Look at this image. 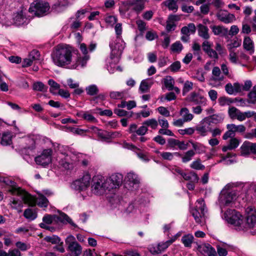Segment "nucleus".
<instances>
[{"label":"nucleus","mask_w":256,"mask_h":256,"mask_svg":"<svg viewBox=\"0 0 256 256\" xmlns=\"http://www.w3.org/2000/svg\"><path fill=\"white\" fill-rule=\"evenodd\" d=\"M53 63L59 67L74 70L78 68V62L72 54L71 48L67 45L58 44L51 54Z\"/></svg>","instance_id":"f257e3e1"},{"label":"nucleus","mask_w":256,"mask_h":256,"mask_svg":"<svg viewBox=\"0 0 256 256\" xmlns=\"http://www.w3.org/2000/svg\"><path fill=\"white\" fill-rule=\"evenodd\" d=\"M57 160L60 166L66 170H70L78 164L87 166L90 162V157L83 154L69 152L59 154Z\"/></svg>","instance_id":"f03ea898"},{"label":"nucleus","mask_w":256,"mask_h":256,"mask_svg":"<svg viewBox=\"0 0 256 256\" xmlns=\"http://www.w3.org/2000/svg\"><path fill=\"white\" fill-rule=\"evenodd\" d=\"M249 184L240 182L228 184L221 191L219 202L220 206H228L232 204L239 196L240 190H246Z\"/></svg>","instance_id":"7ed1b4c3"},{"label":"nucleus","mask_w":256,"mask_h":256,"mask_svg":"<svg viewBox=\"0 0 256 256\" xmlns=\"http://www.w3.org/2000/svg\"><path fill=\"white\" fill-rule=\"evenodd\" d=\"M125 42L122 38H116L110 42L111 52L109 58L106 60L107 69L112 74L116 68L115 64L118 63L122 52L125 48Z\"/></svg>","instance_id":"20e7f679"},{"label":"nucleus","mask_w":256,"mask_h":256,"mask_svg":"<svg viewBox=\"0 0 256 256\" xmlns=\"http://www.w3.org/2000/svg\"><path fill=\"white\" fill-rule=\"evenodd\" d=\"M109 184L106 178L101 175H96L92 178V191L96 195H102L110 192Z\"/></svg>","instance_id":"39448f33"},{"label":"nucleus","mask_w":256,"mask_h":256,"mask_svg":"<svg viewBox=\"0 0 256 256\" xmlns=\"http://www.w3.org/2000/svg\"><path fill=\"white\" fill-rule=\"evenodd\" d=\"M222 218L228 224L236 227L238 230H244L246 228L244 225L242 216L234 210H228L222 215Z\"/></svg>","instance_id":"423d86ee"},{"label":"nucleus","mask_w":256,"mask_h":256,"mask_svg":"<svg viewBox=\"0 0 256 256\" xmlns=\"http://www.w3.org/2000/svg\"><path fill=\"white\" fill-rule=\"evenodd\" d=\"M4 182L6 185L10 186L8 191L12 194L20 196L24 203L26 204L32 205L34 204V199L31 195L20 188L18 187L16 182L14 181L8 180H5Z\"/></svg>","instance_id":"0eeeda50"},{"label":"nucleus","mask_w":256,"mask_h":256,"mask_svg":"<svg viewBox=\"0 0 256 256\" xmlns=\"http://www.w3.org/2000/svg\"><path fill=\"white\" fill-rule=\"evenodd\" d=\"M96 47V43L92 42L90 44L88 48L84 43L80 44L78 48L80 53L78 56H76V58L78 60V68L79 66L83 68L86 66L88 61L90 58V56L88 53L94 51Z\"/></svg>","instance_id":"6e6552de"},{"label":"nucleus","mask_w":256,"mask_h":256,"mask_svg":"<svg viewBox=\"0 0 256 256\" xmlns=\"http://www.w3.org/2000/svg\"><path fill=\"white\" fill-rule=\"evenodd\" d=\"M50 8L48 2L37 0L30 4L29 12L36 16H43L48 14Z\"/></svg>","instance_id":"1a4fd4ad"},{"label":"nucleus","mask_w":256,"mask_h":256,"mask_svg":"<svg viewBox=\"0 0 256 256\" xmlns=\"http://www.w3.org/2000/svg\"><path fill=\"white\" fill-rule=\"evenodd\" d=\"M246 222L244 225L246 228L250 229L252 234H256V210L252 206H248L246 210Z\"/></svg>","instance_id":"9d476101"},{"label":"nucleus","mask_w":256,"mask_h":256,"mask_svg":"<svg viewBox=\"0 0 256 256\" xmlns=\"http://www.w3.org/2000/svg\"><path fill=\"white\" fill-rule=\"evenodd\" d=\"M253 114L252 111L242 112L234 106H230L228 110V114L230 118L232 120H237L240 122L244 121L246 118L253 116Z\"/></svg>","instance_id":"9b49d317"},{"label":"nucleus","mask_w":256,"mask_h":256,"mask_svg":"<svg viewBox=\"0 0 256 256\" xmlns=\"http://www.w3.org/2000/svg\"><path fill=\"white\" fill-rule=\"evenodd\" d=\"M91 176L89 174H86L79 179H78L72 184V189L79 192L86 190L90 186Z\"/></svg>","instance_id":"f8f14e48"},{"label":"nucleus","mask_w":256,"mask_h":256,"mask_svg":"<svg viewBox=\"0 0 256 256\" xmlns=\"http://www.w3.org/2000/svg\"><path fill=\"white\" fill-rule=\"evenodd\" d=\"M52 152L50 148L44 150L40 154L35 158L36 164L43 167L48 166L52 162Z\"/></svg>","instance_id":"ddd939ff"},{"label":"nucleus","mask_w":256,"mask_h":256,"mask_svg":"<svg viewBox=\"0 0 256 256\" xmlns=\"http://www.w3.org/2000/svg\"><path fill=\"white\" fill-rule=\"evenodd\" d=\"M65 242L68 245V250L74 256L81 254L82 248L76 240L75 238L72 235H69L66 239Z\"/></svg>","instance_id":"4468645a"},{"label":"nucleus","mask_w":256,"mask_h":256,"mask_svg":"<svg viewBox=\"0 0 256 256\" xmlns=\"http://www.w3.org/2000/svg\"><path fill=\"white\" fill-rule=\"evenodd\" d=\"M191 212L195 220L198 223L201 222V218L205 214V204L204 200L200 198L196 201V208Z\"/></svg>","instance_id":"2eb2a0df"},{"label":"nucleus","mask_w":256,"mask_h":256,"mask_svg":"<svg viewBox=\"0 0 256 256\" xmlns=\"http://www.w3.org/2000/svg\"><path fill=\"white\" fill-rule=\"evenodd\" d=\"M224 79V76L218 66H214L212 69V76L209 80V84L216 87L220 85V82Z\"/></svg>","instance_id":"dca6fc26"},{"label":"nucleus","mask_w":256,"mask_h":256,"mask_svg":"<svg viewBox=\"0 0 256 256\" xmlns=\"http://www.w3.org/2000/svg\"><path fill=\"white\" fill-rule=\"evenodd\" d=\"M188 102H193L195 104L206 106L207 105L206 98L199 93L195 92H191L186 98Z\"/></svg>","instance_id":"f3484780"},{"label":"nucleus","mask_w":256,"mask_h":256,"mask_svg":"<svg viewBox=\"0 0 256 256\" xmlns=\"http://www.w3.org/2000/svg\"><path fill=\"white\" fill-rule=\"evenodd\" d=\"M110 190L116 189L120 186L123 180V176L120 173H115L109 177H106Z\"/></svg>","instance_id":"a211bd4d"},{"label":"nucleus","mask_w":256,"mask_h":256,"mask_svg":"<svg viewBox=\"0 0 256 256\" xmlns=\"http://www.w3.org/2000/svg\"><path fill=\"white\" fill-rule=\"evenodd\" d=\"M194 129L200 136H205L211 130V126L204 118L196 126Z\"/></svg>","instance_id":"6ab92c4d"},{"label":"nucleus","mask_w":256,"mask_h":256,"mask_svg":"<svg viewBox=\"0 0 256 256\" xmlns=\"http://www.w3.org/2000/svg\"><path fill=\"white\" fill-rule=\"evenodd\" d=\"M241 154L247 156L250 154H256V142L245 141L240 146Z\"/></svg>","instance_id":"aec40b11"},{"label":"nucleus","mask_w":256,"mask_h":256,"mask_svg":"<svg viewBox=\"0 0 256 256\" xmlns=\"http://www.w3.org/2000/svg\"><path fill=\"white\" fill-rule=\"evenodd\" d=\"M216 16L218 20L225 24L232 23L235 20L234 14H230L225 10H220L216 14Z\"/></svg>","instance_id":"412c9836"},{"label":"nucleus","mask_w":256,"mask_h":256,"mask_svg":"<svg viewBox=\"0 0 256 256\" xmlns=\"http://www.w3.org/2000/svg\"><path fill=\"white\" fill-rule=\"evenodd\" d=\"M76 116L79 118L86 120L87 122L91 123H96L98 120L92 114L90 111H80L77 112Z\"/></svg>","instance_id":"4be33fe9"},{"label":"nucleus","mask_w":256,"mask_h":256,"mask_svg":"<svg viewBox=\"0 0 256 256\" xmlns=\"http://www.w3.org/2000/svg\"><path fill=\"white\" fill-rule=\"evenodd\" d=\"M58 216L56 215H45L42 218L43 222L40 223L39 226L41 228L48 230L50 228V226L46 224H52L54 220H58Z\"/></svg>","instance_id":"5701e85b"},{"label":"nucleus","mask_w":256,"mask_h":256,"mask_svg":"<svg viewBox=\"0 0 256 256\" xmlns=\"http://www.w3.org/2000/svg\"><path fill=\"white\" fill-rule=\"evenodd\" d=\"M243 47L245 50L248 52L250 54H252L254 52V42L249 36L244 38Z\"/></svg>","instance_id":"b1692460"},{"label":"nucleus","mask_w":256,"mask_h":256,"mask_svg":"<svg viewBox=\"0 0 256 256\" xmlns=\"http://www.w3.org/2000/svg\"><path fill=\"white\" fill-rule=\"evenodd\" d=\"M39 56L38 52L37 50H32L28 56V58L24 60L22 62L23 67H28L32 65L34 60L38 58Z\"/></svg>","instance_id":"393cba45"},{"label":"nucleus","mask_w":256,"mask_h":256,"mask_svg":"<svg viewBox=\"0 0 256 256\" xmlns=\"http://www.w3.org/2000/svg\"><path fill=\"white\" fill-rule=\"evenodd\" d=\"M31 196L34 199V204L32 205L28 204L30 206H34L37 204L39 206L46 208L48 206V199L42 194H38V196L36 198H35L32 195Z\"/></svg>","instance_id":"a878e982"},{"label":"nucleus","mask_w":256,"mask_h":256,"mask_svg":"<svg viewBox=\"0 0 256 256\" xmlns=\"http://www.w3.org/2000/svg\"><path fill=\"white\" fill-rule=\"evenodd\" d=\"M198 36L204 40H208L210 38L208 28L202 24L198 26Z\"/></svg>","instance_id":"bb28decb"},{"label":"nucleus","mask_w":256,"mask_h":256,"mask_svg":"<svg viewBox=\"0 0 256 256\" xmlns=\"http://www.w3.org/2000/svg\"><path fill=\"white\" fill-rule=\"evenodd\" d=\"M210 28L214 35L225 36L228 32V28L220 26H210Z\"/></svg>","instance_id":"cd10ccee"},{"label":"nucleus","mask_w":256,"mask_h":256,"mask_svg":"<svg viewBox=\"0 0 256 256\" xmlns=\"http://www.w3.org/2000/svg\"><path fill=\"white\" fill-rule=\"evenodd\" d=\"M126 181L130 182V184H132L135 185L136 187L138 186L140 182V180L138 175L132 172L128 173L126 177Z\"/></svg>","instance_id":"c85d7f7f"},{"label":"nucleus","mask_w":256,"mask_h":256,"mask_svg":"<svg viewBox=\"0 0 256 256\" xmlns=\"http://www.w3.org/2000/svg\"><path fill=\"white\" fill-rule=\"evenodd\" d=\"M153 84V82L150 79L142 80L140 84L139 90L142 92H148Z\"/></svg>","instance_id":"c756f323"},{"label":"nucleus","mask_w":256,"mask_h":256,"mask_svg":"<svg viewBox=\"0 0 256 256\" xmlns=\"http://www.w3.org/2000/svg\"><path fill=\"white\" fill-rule=\"evenodd\" d=\"M196 28L193 23H190L187 26L182 27L181 29V33L184 35L190 36L195 32Z\"/></svg>","instance_id":"7c9ffc66"},{"label":"nucleus","mask_w":256,"mask_h":256,"mask_svg":"<svg viewBox=\"0 0 256 256\" xmlns=\"http://www.w3.org/2000/svg\"><path fill=\"white\" fill-rule=\"evenodd\" d=\"M210 126L211 124H218L222 122L223 117L219 114H213L210 116L204 118Z\"/></svg>","instance_id":"2f4dec72"},{"label":"nucleus","mask_w":256,"mask_h":256,"mask_svg":"<svg viewBox=\"0 0 256 256\" xmlns=\"http://www.w3.org/2000/svg\"><path fill=\"white\" fill-rule=\"evenodd\" d=\"M194 240V236L190 234L184 235L182 238V242L186 248H191Z\"/></svg>","instance_id":"473e14b6"},{"label":"nucleus","mask_w":256,"mask_h":256,"mask_svg":"<svg viewBox=\"0 0 256 256\" xmlns=\"http://www.w3.org/2000/svg\"><path fill=\"white\" fill-rule=\"evenodd\" d=\"M180 114L186 122L192 120L194 118L193 114L190 113L188 109L186 108H183L180 110Z\"/></svg>","instance_id":"72a5a7b5"},{"label":"nucleus","mask_w":256,"mask_h":256,"mask_svg":"<svg viewBox=\"0 0 256 256\" xmlns=\"http://www.w3.org/2000/svg\"><path fill=\"white\" fill-rule=\"evenodd\" d=\"M182 176L184 180L190 181L192 182H197L198 180V176L194 172L182 174Z\"/></svg>","instance_id":"f704fd0d"},{"label":"nucleus","mask_w":256,"mask_h":256,"mask_svg":"<svg viewBox=\"0 0 256 256\" xmlns=\"http://www.w3.org/2000/svg\"><path fill=\"white\" fill-rule=\"evenodd\" d=\"M127 94V91L126 90L122 92L112 91L110 92V96L114 100L122 99L126 97Z\"/></svg>","instance_id":"c9c22d12"},{"label":"nucleus","mask_w":256,"mask_h":256,"mask_svg":"<svg viewBox=\"0 0 256 256\" xmlns=\"http://www.w3.org/2000/svg\"><path fill=\"white\" fill-rule=\"evenodd\" d=\"M144 4L145 0H136L134 2H130L129 4L134 6V10L140 12L144 8Z\"/></svg>","instance_id":"e433bc0d"},{"label":"nucleus","mask_w":256,"mask_h":256,"mask_svg":"<svg viewBox=\"0 0 256 256\" xmlns=\"http://www.w3.org/2000/svg\"><path fill=\"white\" fill-rule=\"evenodd\" d=\"M202 250L208 254V256H216V252L215 249L210 244H204L202 246Z\"/></svg>","instance_id":"4c0bfd02"},{"label":"nucleus","mask_w":256,"mask_h":256,"mask_svg":"<svg viewBox=\"0 0 256 256\" xmlns=\"http://www.w3.org/2000/svg\"><path fill=\"white\" fill-rule=\"evenodd\" d=\"M248 102L250 104H256V84L252 87L248 94Z\"/></svg>","instance_id":"58836bf2"},{"label":"nucleus","mask_w":256,"mask_h":256,"mask_svg":"<svg viewBox=\"0 0 256 256\" xmlns=\"http://www.w3.org/2000/svg\"><path fill=\"white\" fill-rule=\"evenodd\" d=\"M12 134L7 132L2 134L1 140V144L3 146L10 145L12 143Z\"/></svg>","instance_id":"ea45409f"},{"label":"nucleus","mask_w":256,"mask_h":256,"mask_svg":"<svg viewBox=\"0 0 256 256\" xmlns=\"http://www.w3.org/2000/svg\"><path fill=\"white\" fill-rule=\"evenodd\" d=\"M236 98H235V100H234L231 98L226 96H221L218 99V102L219 104L222 106H224L226 105H230L231 104L236 102Z\"/></svg>","instance_id":"a19ab883"},{"label":"nucleus","mask_w":256,"mask_h":256,"mask_svg":"<svg viewBox=\"0 0 256 256\" xmlns=\"http://www.w3.org/2000/svg\"><path fill=\"white\" fill-rule=\"evenodd\" d=\"M24 216L28 220H33L36 218L37 214L36 212L30 208H26L24 211Z\"/></svg>","instance_id":"79ce46f5"},{"label":"nucleus","mask_w":256,"mask_h":256,"mask_svg":"<svg viewBox=\"0 0 256 256\" xmlns=\"http://www.w3.org/2000/svg\"><path fill=\"white\" fill-rule=\"evenodd\" d=\"M26 20L22 11L17 13L14 17V22L17 26L23 24L26 22Z\"/></svg>","instance_id":"37998d69"},{"label":"nucleus","mask_w":256,"mask_h":256,"mask_svg":"<svg viewBox=\"0 0 256 256\" xmlns=\"http://www.w3.org/2000/svg\"><path fill=\"white\" fill-rule=\"evenodd\" d=\"M184 47L180 41H176L171 45L170 50L172 52L180 54L183 50Z\"/></svg>","instance_id":"c03bdc74"},{"label":"nucleus","mask_w":256,"mask_h":256,"mask_svg":"<svg viewBox=\"0 0 256 256\" xmlns=\"http://www.w3.org/2000/svg\"><path fill=\"white\" fill-rule=\"evenodd\" d=\"M164 85L168 90H173L174 80L170 76H166L164 80Z\"/></svg>","instance_id":"a18cd8bd"},{"label":"nucleus","mask_w":256,"mask_h":256,"mask_svg":"<svg viewBox=\"0 0 256 256\" xmlns=\"http://www.w3.org/2000/svg\"><path fill=\"white\" fill-rule=\"evenodd\" d=\"M23 141L26 145L24 146V148L32 149L34 147L35 141L33 138L28 136L23 138Z\"/></svg>","instance_id":"49530a36"},{"label":"nucleus","mask_w":256,"mask_h":256,"mask_svg":"<svg viewBox=\"0 0 256 256\" xmlns=\"http://www.w3.org/2000/svg\"><path fill=\"white\" fill-rule=\"evenodd\" d=\"M195 155V152L194 150H190L184 153V156H180L182 158V162L184 163L188 162L192 160V157Z\"/></svg>","instance_id":"de8ad7c7"},{"label":"nucleus","mask_w":256,"mask_h":256,"mask_svg":"<svg viewBox=\"0 0 256 256\" xmlns=\"http://www.w3.org/2000/svg\"><path fill=\"white\" fill-rule=\"evenodd\" d=\"M58 220H60L63 222H66L70 224L72 226H74V228H77L76 224H75L73 222L72 220L65 214L62 213L60 214V216H58Z\"/></svg>","instance_id":"09e8293b"},{"label":"nucleus","mask_w":256,"mask_h":256,"mask_svg":"<svg viewBox=\"0 0 256 256\" xmlns=\"http://www.w3.org/2000/svg\"><path fill=\"white\" fill-rule=\"evenodd\" d=\"M58 220H60L63 222H66L70 224L72 226H74V228H77L76 224H75L73 222L72 220L65 214L62 213L60 214V216H58Z\"/></svg>","instance_id":"8fccbe9b"},{"label":"nucleus","mask_w":256,"mask_h":256,"mask_svg":"<svg viewBox=\"0 0 256 256\" xmlns=\"http://www.w3.org/2000/svg\"><path fill=\"white\" fill-rule=\"evenodd\" d=\"M228 59L230 61L232 64H240V61L239 60L238 56L236 52L232 50H230Z\"/></svg>","instance_id":"3c124183"},{"label":"nucleus","mask_w":256,"mask_h":256,"mask_svg":"<svg viewBox=\"0 0 256 256\" xmlns=\"http://www.w3.org/2000/svg\"><path fill=\"white\" fill-rule=\"evenodd\" d=\"M144 124L146 127L149 126L153 130H156L158 126V122L155 118H150L145 120Z\"/></svg>","instance_id":"603ef678"},{"label":"nucleus","mask_w":256,"mask_h":256,"mask_svg":"<svg viewBox=\"0 0 256 256\" xmlns=\"http://www.w3.org/2000/svg\"><path fill=\"white\" fill-rule=\"evenodd\" d=\"M86 93L90 96H94L97 94L98 92V88L95 84H92L86 88Z\"/></svg>","instance_id":"864d4df0"},{"label":"nucleus","mask_w":256,"mask_h":256,"mask_svg":"<svg viewBox=\"0 0 256 256\" xmlns=\"http://www.w3.org/2000/svg\"><path fill=\"white\" fill-rule=\"evenodd\" d=\"M48 84L50 86V91L53 94H56V90H59L60 86L53 80L50 79L48 81Z\"/></svg>","instance_id":"5fc2aeb1"},{"label":"nucleus","mask_w":256,"mask_h":256,"mask_svg":"<svg viewBox=\"0 0 256 256\" xmlns=\"http://www.w3.org/2000/svg\"><path fill=\"white\" fill-rule=\"evenodd\" d=\"M162 157L166 160H172L174 156H180L181 154L178 152L171 153L170 152H163L160 154Z\"/></svg>","instance_id":"6e6d98bb"},{"label":"nucleus","mask_w":256,"mask_h":256,"mask_svg":"<svg viewBox=\"0 0 256 256\" xmlns=\"http://www.w3.org/2000/svg\"><path fill=\"white\" fill-rule=\"evenodd\" d=\"M44 240L48 242H51L52 244H59L60 242V238L55 235L52 236H46L44 238Z\"/></svg>","instance_id":"4d7b16f0"},{"label":"nucleus","mask_w":256,"mask_h":256,"mask_svg":"<svg viewBox=\"0 0 256 256\" xmlns=\"http://www.w3.org/2000/svg\"><path fill=\"white\" fill-rule=\"evenodd\" d=\"M114 113L120 116H126L128 117H132L133 114L132 112H128L125 110L120 108H116L114 110Z\"/></svg>","instance_id":"13d9d810"},{"label":"nucleus","mask_w":256,"mask_h":256,"mask_svg":"<svg viewBox=\"0 0 256 256\" xmlns=\"http://www.w3.org/2000/svg\"><path fill=\"white\" fill-rule=\"evenodd\" d=\"M47 87L40 82H36L33 84V90L36 91L44 92L46 91Z\"/></svg>","instance_id":"bf43d9fd"},{"label":"nucleus","mask_w":256,"mask_h":256,"mask_svg":"<svg viewBox=\"0 0 256 256\" xmlns=\"http://www.w3.org/2000/svg\"><path fill=\"white\" fill-rule=\"evenodd\" d=\"M193 88V83L192 82L186 80L184 82L182 88V94L184 96Z\"/></svg>","instance_id":"052dcab7"},{"label":"nucleus","mask_w":256,"mask_h":256,"mask_svg":"<svg viewBox=\"0 0 256 256\" xmlns=\"http://www.w3.org/2000/svg\"><path fill=\"white\" fill-rule=\"evenodd\" d=\"M191 168L197 170H202L204 168V166L201 164L200 160V159L196 160L194 161L190 165Z\"/></svg>","instance_id":"680f3d73"},{"label":"nucleus","mask_w":256,"mask_h":256,"mask_svg":"<svg viewBox=\"0 0 256 256\" xmlns=\"http://www.w3.org/2000/svg\"><path fill=\"white\" fill-rule=\"evenodd\" d=\"M108 134V131H104L100 130L99 133H98V136L101 140L109 142Z\"/></svg>","instance_id":"e2e57ef3"},{"label":"nucleus","mask_w":256,"mask_h":256,"mask_svg":"<svg viewBox=\"0 0 256 256\" xmlns=\"http://www.w3.org/2000/svg\"><path fill=\"white\" fill-rule=\"evenodd\" d=\"M172 243L169 240L165 242H161L159 243L158 245V249L160 250V253L166 250Z\"/></svg>","instance_id":"0e129e2a"},{"label":"nucleus","mask_w":256,"mask_h":256,"mask_svg":"<svg viewBox=\"0 0 256 256\" xmlns=\"http://www.w3.org/2000/svg\"><path fill=\"white\" fill-rule=\"evenodd\" d=\"M192 50L194 51V54L198 56V60L200 59V46L198 43L194 44L192 46Z\"/></svg>","instance_id":"69168bd1"},{"label":"nucleus","mask_w":256,"mask_h":256,"mask_svg":"<svg viewBox=\"0 0 256 256\" xmlns=\"http://www.w3.org/2000/svg\"><path fill=\"white\" fill-rule=\"evenodd\" d=\"M195 129L194 128H188L185 129L178 130V132L182 135L188 134L191 135L194 133Z\"/></svg>","instance_id":"338daca9"},{"label":"nucleus","mask_w":256,"mask_h":256,"mask_svg":"<svg viewBox=\"0 0 256 256\" xmlns=\"http://www.w3.org/2000/svg\"><path fill=\"white\" fill-rule=\"evenodd\" d=\"M180 62L179 61H176L170 66V70L172 72H176L180 69Z\"/></svg>","instance_id":"774afa93"}]
</instances>
